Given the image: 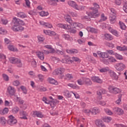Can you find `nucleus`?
<instances>
[{
  "label": "nucleus",
  "mask_w": 127,
  "mask_h": 127,
  "mask_svg": "<svg viewBox=\"0 0 127 127\" xmlns=\"http://www.w3.org/2000/svg\"><path fill=\"white\" fill-rule=\"evenodd\" d=\"M13 19L14 25L11 27V29L13 31L16 32L24 29L23 27L20 26V25H24V24H25L23 21L20 20V19L17 18L16 17H14Z\"/></svg>",
  "instance_id": "nucleus-1"
},
{
  "label": "nucleus",
  "mask_w": 127,
  "mask_h": 127,
  "mask_svg": "<svg viewBox=\"0 0 127 127\" xmlns=\"http://www.w3.org/2000/svg\"><path fill=\"white\" fill-rule=\"evenodd\" d=\"M94 7H91V9L92 10V12L88 13V16H85L84 18L85 19H88L89 17H91L93 18H96L100 15V14L98 13V9L100 8V5L97 3H93Z\"/></svg>",
  "instance_id": "nucleus-2"
},
{
  "label": "nucleus",
  "mask_w": 127,
  "mask_h": 127,
  "mask_svg": "<svg viewBox=\"0 0 127 127\" xmlns=\"http://www.w3.org/2000/svg\"><path fill=\"white\" fill-rule=\"evenodd\" d=\"M9 61L10 63H11L12 64H17V67H22V63H21V61L16 58L11 57L9 58Z\"/></svg>",
  "instance_id": "nucleus-3"
},
{
  "label": "nucleus",
  "mask_w": 127,
  "mask_h": 127,
  "mask_svg": "<svg viewBox=\"0 0 127 127\" xmlns=\"http://www.w3.org/2000/svg\"><path fill=\"white\" fill-rule=\"evenodd\" d=\"M109 91L110 93L112 94H115V95L117 94H120V93L122 92V90L118 87H116L113 86H109L108 88Z\"/></svg>",
  "instance_id": "nucleus-4"
},
{
  "label": "nucleus",
  "mask_w": 127,
  "mask_h": 127,
  "mask_svg": "<svg viewBox=\"0 0 127 127\" xmlns=\"http://www.w3.org/2000/svg\"><path fill=\"white\" fill-rule=\"evenodd\" d=\"M115 67L117 71H119V72H121L122 71H124V70L126 69V64L122 63H119L115 65Z\"/></svg>",
  "instance_id": "nucleus-5"
},
{
  "label": "nucleus",
  "mask_w": 127,
  "mask_h": 127,
  "mask_svg": "<svg viewBox=\"0 0 127 127\" xmlns=\"http://www.w3.org/2000/svg\"><path fill=\"white\" fill-rule=\"evenodd\" d=\"M7 124L10 126H13V125H16L17 124V120L12 115L9 116V119L7 121Z\"/></svg>",
  "instance_id": "nucleus-6"
},
{
  "label": "nucleus",
  "mask_w": 127,
  "mask_h": 127,
  "mask_svg": "<svg viewBox=\"0 0 127 127\" xmlns=\"http://www.w3.org/2000/svg\"><path fill=\"white\" fill-rule=\"evenodd\" d=\"M65 71V69L63 67H60L56 69L53 72V75H62Z\"/></svg>",
  "instance_id": "nucleus-7"
},
{
  "label": "nucleus",
  "mask_w": 127,
  "mask_h": 127,
  "mask_svg": "<svg viewBox=\"0 0 127 127\" xmlns=\"http://www.w3.org/2000/svg\"><path fill=\"white\" fill-rule=\"evenodd\" d=\"M68 4H69L70 6L73 7V8H75V9H76L77 10H80L81 9V7L78 6V5L76 4V2L74 1H68Z\"/></svg>",
  "instance_id": "nucleus-8"
},
{
  "label": "nucleus",
  "mask_w": 127,
  "mask_h": 127,
  "mask_svg": "<svg viewBox=\"0 0 127 127\" xmlns=\"http://www.w3.org/2000/svg\"><path fill=\"white\" fill-rule=\"evenodd\" d=\"M113 112L116 114V115H118L119 116L124 115V110L119 107H115L113 108Z\"/></svg>",
  "instance_id": "nucleus-9"
},
{
  "label": "nucleus",
  "mask_w": 127,
  "mask_h": 127,
  "mask_svg": "<svg viewBox=\"0 0 127 127\" xmlns=\"http://www.w3.org/2000/svg\"><path fill=\"white\" fill-rule=\"evenodd\" d=\"M97 54L100 58H102L103 59H105V58H109V54H108V53L98 51Z\"/></svg>",
  "instance_id": "nucleus-10"
},
{
  "label": "nucleus",
  "mask_w": 127,
  "mask_h": 127,
  "mask_svg": "<svg viewBox=\"0 0 127 127\" xmlns=\"http://www.w3.org/2000/svg\"><path fill=\"white\" fill-rule=\"evenodd\" d=\"M7 92L9 94V95H11V96H13L15 93V89L13 87L11 86H9L7 88Z\"/></svg>",
  "instance_id": "nucleus-11"
},
{
  "label": "nucleus",
  "mask_w": 127,
  "mask_h": 127,
  "mask_svg": "<svg viewBox=\"0 0 127 127\" xmlns=\"http://www.w3.org/2000/svg\"><path fill=\"white\" fill-rule=\"evenodd\" d=\"M57 27L64 29H71V26L67 24H58Z\"/></svg>",
  "instance_id": "nucleus-12"
},
{
  "label": "nucleus",
  "mask_w": 127,
  "mask_h": 127,
  "mask_svg": "<svg viewBox=\"0 0 127 127\" xmlns=\"http://www.w3.org/2000/svg\"><path fill=\"white\" fill-rule=\"evenodd\" d=\"M91 80L93 82H96V83H99V84H102L103 83V81L98 76H93L91 78Z\"/></svg>",
  "instance_id": "nucleus-13"
},
{
  "label": "nucleus",
  "mask_w": 127,
  "mask_h": 127,
  "mask_svg": "<svg viewBox=\"0 0 127 127\" xmlns=\"http://www.w3.org/2000/svg\"><path fill=\"white\" fill-rule=\"evenodd\" d=\"M109 74H110V76H111V77L113 79H115V80H118V79H119V76H118L117 74H116V72H115V71H112V70L110 71Z\"/></svg>",
  "instance_id": "nucleus-14"
},
{
  "label": "nucleus",
  "mask_w": 127,
  "mask_h": 127,
  "mask_svg": "<svg viewBox=\"0 0 127 127\" xmlns=\"http://www.w3.org/2000/svg\"><path fill=\"white\" fill-rule=\"evenodd\" d=\"M83 83H84L86 86H91V85H92V81H91V79L86 77L83 78Z\"/></svg>",
  "instance_id": "nucleus-15"
},
{
  "label": "nucleus",
  "mask_w": 127,
  "mask_h": 127,
  "mask_svg": "<svg viewBox=\"0 0 127 127\" xmlns=\"http://www.w3.org/2000/svg\"><path fill=\"white\" fill-rule=\"evenodd\" d=\"M37 56L38 58L40 59V60L43 61L44 60V54L42 52H36Z\"/></svg>",
  "instance_id": "nucleus-16"
},
{
  "label": "nucleus",
  "mask_w": 127,
  "mask_h": 127,
  "mask_svg": "<svg viewBox=\"0 0 127 127\" xmlns=\"http://www.w3.org/2000/svg\"><path fill=\"white\" fill-rule=\"evenodd\" d=\"M91 113L92 115H97V114L100 113V109L97 107H94L91 109Z\"/></svg>",
  "instance_id": "nucleus-17"
},
{
  "label": "nucleus",
  "mask_w": 127,
  "mask_h": 127,
  "mask_svg": "<svg viewBox=\"0 0 127 127\" xmlns=\"http://www.w3.org/2000/svg\"><path fill=\"white\" fill-rule=\"evenodd\" d=\"M61 62H62V63H65L66 64H72V60H70L69 58H67L62 60Z\"/></svg>",
  "instance_id": "nucleus-18"
},
{
  "label": "nucleus",
  "mask_w": 127,
  "mask_h": 127,
  "mask_svg": "<svg viewBox=\"0 0 127 127\" xmlns=\"http://www.w3.org/2000/svg\"><path fill=\"white\" fill-rule=\"evenodd\" d=\"M20 116H21L22 117L21 119H23L24 120H27V118H26V116H27V114H26V112L25 111H20L19 112Z\"/></svg>",
  "instance_id": "nucleus-19"
},
{
  "label": "nucleus",
  "mask_w": 127,
  "mask_h": 127,
  "mask_svg": "<svg viewBox=\"0 0 127 127\" xmlns=\"http://www.w3.org/2000/svg\"><path fill=\"white\" fill-rule=\"evenodd\" d=\"M17 15L18 17H20V18H25V17H27V16H26V14H25L24 12H22L17 13Z\"/></svg>",
  "instance_id": "nucleus-20"
},
{
  "label": "nucleus",
  "mask_w": 127,
  "mask_h": 127,
  "mask_svg": "<svg viewBox=\"0 0 127 127\" xmlns=\"http://www.w3.org/2000/svg\"><path fill=\"white\" fill-rule=\"evenodd\" d=\"M66 52L69 54H77L78 50L76 49L67 50Z\"/></svg>",
  "instance_id": "nucleus-21"
},
{
  "label": "nucleus",
  "mask_w": 127,
  "mask_h": 127,
  "mask_svg": "<svg viewBox=\"0 0 127 127\" xmlns=\"http://www.w3.org/2000/svg\"><path fill=\"white\" fill-rule=\"evenodd\" d=\"M44 33H45V34H47L48 35H50V34H51V35H54V36L56 35V33L52 31L44 30Z\"/></svg>",
  "instance_id": "nucleus-22"
},
{
  "label": "nucleus",
  "mask_w": 127,
  "mask_h": 127,
  "mask_svg": "<svg viewBox=\"0 0 127 127\" xmlns=\"http://www.w3.org/2000/svg\"><path fill=\"white\" fill-rule=\"evenodd\" d=\"M40 24L42 25H45V27H47L48 28H52V25L51 24H49V23H44L43 22H40Z\"/></svg>",
  "instance_id": "nucleus-23"
},
{
  "label": "nucleus",
  "mask_w": 127,
  "mask_h": 127,
  "mask_svg": "<svg viewBox=\"0 0 127 127\" xmlns=\"http://www.w3.org/2000/svg\"><path fill=\"white\" fill-rule=\"evenodd\" d=\"M7 113H8V108H5L3 110L0 111V115H2V116L7 114Z\"/></svg>",
  "instance_id": "nucleus-24"
},
{
  "label": "nucleus",
  "mask_w": 127,
  "mask_h": 127,
  "mask_svg": "<svg viewBox=\"0 0 127 127\" xmlns=\"http://www.w3.org/2000/svg\"><path fill=\"white\" fill-rule=\"evenodd\" d=\"M72 94H73V92H70L68 90H65L64 91V95L66 96L67 98H71Z\"/></svg>",
  "instance_id": "nucleus-25"
},
{
  "label": "nucleus",
  "mask_w": 127,
  "mask_h": 127,
  "mask_svg": "<svg viewBox=\"0 0 127 127\" xmlns=\"http://www.w3.org/2000/svg\"><path fill=\"white\" fill-rule=\"evenodd\" d=\"M109 18L111 23H115L116 22V15L110 16Z\"/></svg>",
  "instance_id": "nucleus-26"
},
{
  "label": "nucleus",
  "mask_w": 127,
  "mask_h": 127,
  "mask_svg": "<svg viewBox=\"0 0 127 127\" xmlns=\"http://www.w3.org/2000/svg\"><path fill=\"white\" fill-rule=\"evenodd\" d=\"M6 123V120H5V118L3 117H1L0 118V124L1 125H4Z\"/></svg>",
  "instance_id": "nucleus-27"
},
{
  "label": "nucleus",
  "mask_w": 127,
  "mask_h": 127,
  "mask_svg": "<svg viewBox=\"0 0 127 127\" xmlns=\"http://www.w3.org/2000/svg\"><path fill=\"white\" fill-rule=\"evenodd\" d=\"M2 76L4 81H5V82H8V81H9V77H8V75L3 73Z\"/></svg>",
  "instance_id": "nucleus-28"
},
{
  "label": "nucleus",
  "mask_w": 127,
  "mask_h": 127,
  "mask_svg": "<svg viewBox=\"0 0 127 127\" xmlns=\"http://www.w3.org/2000/svg\"><path fill=\"white\" fill-rule=\"evenodd\" d=\"M8 49H9V50H10V51H18V50H17V49H16V48H15L13 45H9L8 46Z\"/></svg>",
  "instance_id": "nucleus-29"
},
{
  "label": "nucleus",
  "mask_w": 127,
  "mask_h": 127,
  "mask_svg": "<svg viewBox=\"0 0 127 127\" xmlns=\"http://www.w3.org/2000/svg\"><path fill=\"white\" fill-rule=\"evenodd\" d=\"M50 84H52L53 85H58V82L57 81L55 80L53 78H49Z\"/></svg>",
  "instance_id": "nucleus-30"
},
{
  "label": "nucleus",
  "mask_w": 127,
  "mask_h": 127,
  "mask_svg": "<svg viewBox=\"0 0 127 127\" xmlns=\"http://www.w3.org/2000/svg\"><path fill=\"white\" fill-rule=\"evenodd\" d=\"M105 39L106 40H112V39H113V37L110 34H106L105 35Z\"/></svg>",
  "instance_id": "nucleus-31"
},
{
  "label": "nucleus",
  "mask_w": 127,
  "mask_h": 127,
  "mask_svg": "<svg viewBox=\"0 0 127 127\" xmlns=\"http://www.w3.org/2000/svg\"><path fill=\"white\" fill-rule=\"evenodd\" d=\"M33 115H34V116H37V117L38 118H43V115H42V114H41V113H40L39 112H38L37 111H34L33 112Z\"/></svg>",
  "instance_id": "nucleus-32"
},
{
  "label": "nucleus",
  "mask_w": 127,
  "mask_h": 127,
  "mask_svg": "<svg viewBox=\"0 0 127 127\" xmlns=\"http://www.w3.org/2000/svg\"><path fill=\"white\" fill-rule=\"evenodd\" d=\"M16 100L17 101V102H18L20 105H22L24 103V100H23V99H22L21 97H17Z\"/></svg>",
  "instance_id": "nucleus-33"
},
{
  "label": "nucleus",
  "mask_w": 127,
  "mask_h": 127,
  "mask_svg": "<svg viewBox=\"0 0 127 127\" xmlns=\"http://www.w3.org/2000/svg\"><path fill=\"white\" fill-rule=\"evenodd\" d=\"M18 112H19V108H18V107H15L14 108L12 109V112L13 113V114H16L17 113H18Z\"/></svg>",
  "instance_id": "nucleus-34"
},
{
  "label": "nucleus",
  "mask_w": 127,
  "mask_h": 127,
  "mask_svg": "<svg viewBox=\"0 0 127 127\" xmlns=\"http://www.w3.org/2000/svg\"><path fill=\"white\" fill-rule=\"evenodd\" d=\"M63 38H64L65 40H71L72 39V38L70 37V36L68 34H64L62 35Z\"/></svg>",
  "instance_id": "nucleus-35"
},
{
  "label": "nucleus",
  "mask_w": 127,
  "mask_h": 127,
  "mask_svg": "<svg viewBox=\"0 0 127 127\" xmlns=\"http://www.w3.org/2000/svg\"><path fill=\"white\" fill-rule=\"evenodd\" d=\"M103 123V121L100 119H97L95 121V125L97 127H99L100 125Z\"/></svg>",
  "instance_id": "nucleus-36"
},
{
  "label": "nucleus",
  "mask_w": 127,
  "mask_h": 127,
  "mask_svg": "<svg viewBox=\"0 0 127 127\" xmlns=\"http://www.w3.org/2000/svg\"><path fill=\"white\" fill-rule=\"evenodd\" d=\"M39 14L41 16H47V15L49 14V13H48V12L42 11L39 12Z\"/></svg>",
  "instance_id": "nucleus-37"
},
{
  "label": "nucleus",
  "mask_w": 127,
  "mask_h": 127,
  "mask_svg": "<svg viewBox=\"0 0 127 127\" xmlns=\"http://www.w3.org/2000/svg\"><path fill=\"white\" fill-rule=\"evenodd\" d=\"M119 24L120 26V28H121V29H123V30H125V29L127 28V26H126V25L123 22L120 21Z\"/></svg>",
  "instance_id": "nucleus-38"
},
{
  "label": "nucleus",
  "mask_w": 127,
  "mask_h": 127,
  "mask_svg": "<svg viewBox=\"0 0 127 127\" xmlns=\"http://www.w3.org/2000/svg\"><path fill=\"white\" fill-rule=\"evenodd\" d=\"M103 121L105 123H110L112 121V118L109 117H106L103 118Z\"/></svg>",
  "instance_id": "nucleus-39"
},
{
  "label": "nucleus",
  "mask_w": 127,
  "mask_h": 127,
  "mask_svg": "<svg viewBox=\"0 0 127 127\" xmlns=\"http://www.w3.org/2000/svg\"><path fill=\"white\" fill-rule=\"evenodd\" d=\"M84 78H85V77H82L81 79L77 80V83L79 85H84Z\"/></svg>",
  "instance_id": "nucleus-40"
},
{
  "label": "nucleus",
  "mask_w": 127,
  "mask_h": 127,
  "mask_svg": "<svg viewBox=\"0 0 127 127\" xmlns=\"http://www.w3.org/2000/svg\"><path fill=\"white\" fill-rule=\"evenodd\" d=\"M65 20L67 22H68V23H70V24H71V23H72V22L73 21L72 20V19L70 18V17H69V16H67L65 17Z\"/></svg>",
  "instance_id": "nucleus-41"
},
{
  "label": "nucleus",
  "mask_w": 127,
  "mask_h": 127,
  "mask_svg": "<svg viewBox=\"0 0 127 127\" xmlns=\"http://www.w3.org/2000/svg\"><path fill=\"white\" fill-rule=\"evenodd\" d=\"M67 86H68V87H70V88H72V89H77V88H78V86L77 85L72 83L67 84Z\"/></svg>",
  "instance_id": "nucleus-42"
},
{
  "label": "nucleus",
  "mask_w": 127,
  "mask_h": 127,
  "mask_svg": "<svg viewBox=\"0 0 127 127\" xmlns=\"http://www.w3.org/2000/svg\"><path fill=\"white\" fill-rule=\"evenodd\" d=\"M89 31L92 33H98V30L94 28H90Z\"/></svg>",
  "instance_id": "nucleus-43"
},
{
  "label": "nucleus",
  "mask_w": 127,
  "mask_h": 127,
  "mask_svg": "<svg viewBox=\"0 0 127 127\" xmlns=\"http://www.w3.org/2000/svg\"><path fill=\"white\" fill-rule=\"evenodd\" d=\"M72 59V62H81V60H80V59L79 58H78L77 57H72L71 58Z\"/></svg>",
  "instance_id": "nucleus-44"
},
{
  "label": "nucleus",
  "mask_w": 127,
  "mask_h": 127,
  "mask_svg": "<svg viewBox=\"0 0 127 127\" xmlns=\"http://www.w3.org/2000/svg\"><path fill=\"white\" fill-rule=\"evenodd\" d=\"M108 70H109V68L104 67L99 69V71L100 72H101V73H104V72H108Z\"/></svg>",
  "instance_id": "nucleus-45"
},
{
  "label": "nucleus",
  "mask_w": 127,
  "mask_h": 127,
  "mask_svg": "<svg viewBox=\"0 0 127 127\" xmlns=\"http://www.w3.org/2000/svg\"><path fill=\"white\" fill-rule=\"evenodd\" d=\"M20 89L23 91V93L25 94V95H26L27 94V90H26V88L23 86H20Z\"/></svg>",
  "instance_id": "nucleus-46"
},
{
  "label": "nucleus",
  "mask_w": 127,
  "mask_h": 127,
  "mask_svg": "<svg viewBox=\"0 0 127 127\" xmlns=\"http://www.w3.org/2000/svg\"><path fill=\"white\" fill-rule=\"evenodd\" d=\"M122 102V94L119 95V99L116 101L117 105H120V103Z\"/></svg>",
  "instance_id": "nucleus-47"
},
{
  "label": "nucleus",
  "mask_w": 127,
  "mask_h": 127,
  "mask_svg": "<svg viewBox=\"0 0 127 127\" xmlns=\"http://www.w3.org/2000/svg\"><path fill=\"white\" fill-rule=\"evenodd\" d=\"M58 1H59V0H49L48 1V3L52 5V4H53V2H58Z\"/></svg>",
  "instance_id": "nucleus-48"
},
{
  "label": "nucleus",
  "mask_w": 127,
  "mask_h": 127,
  "mask_svg": "<svg viewBox=\"0 0 127 127\" xmlns=\"http://www.w3.org/2000/svg\"><path fill=\"white\" fill-rule=\"evenodd\" d=\"M109 62H111L112 63H113L114 62H116L117 60H116V59L113 57H110L108 59Z\"/></svg>",
  "instance_id": "nucleus-49"
},
{
  "label": "nucleus",
  "mask_w": 127,
  "mask_h": 127,
  "mask_svg": "<svg viewBox=\"0 0 127 127\" xmlns=\"http://www.w3.org/2000/svg\"><path fill=\"white\" fill-rule=\"evenodd\" d=\"M105 112L109 116H112V115H113V112H112V111L108 109H105Z\"/></svg>",
  "instance_id": "nucleus-50"
},
{
  "label": "nucleus",
  "mask_w": 127,
  "mask_h": 127,
  "mask_svg": "<svg viewBox=\"0 0 127 127\" xmlns=\"http://www.w3.org/2000/svg\"><path fill=\"white\" fill-rule=\"evenodd\" d=\"M49 103L51 106H52V105H53L54 106H55V105H56V104H57V103H59V101H57V100H53L51 101H49Z\"/></svg>",
  "instance_id": "nucleus-51"
},
{
  "label": "nucleus",
  "mask_w": 127,
  "mask_h": 127,
  "mask_svg": "<svg viewBox=\"0 0 127 127\" xmlns=\"http://www.w3.org/2000/svg\"><path fill=\"white\" fill-rule=\"evenodd\" d=\"M106 52H107V53L109 54V55H115V52H114V51L113 50H107L106 51Z\"/></svg>",
  "instance_id": "nucleus-52"
},
{
  "label": "nucleus",
  "mask_w": 127,
  "mask_h": 127,
  "mask_svg": "<svg viewBox=\"0 0 127 127\" xmlns=\"http://www.w3.org/2000/svg\"><path fill=\"white\" fill-rule=\"evenodd\" d=\"M106 45L107 46H108V47H111V48H114V47H115V45L113 43H107Z\"/></svg>",
  "instance_id": "nucleus-53"
},
{
  "label": "nucleus",
  "mask_w": 127,
  "mask_h": 127,
  "mask_svg": "<svg viewBox=\"0 0 127 127\" xmlns=\"http://www.w3.org/2000/svg\"><path fill=\"white\" fill-rule=\"evenodd\" d=\"M111 32L113 33V34L115 35V36H118V35H119V33L116 30H112Z\"/></svg>",
  "instance_id": "nucleus-54"
},
{
  "label": "nucleus",
  "mask_w": 127,
  "mask_h": 127,
  "mask_svg": "<svg viewBox=\"0 0 127 127\" xmlns=\"http://www.w3.org/2000/svg\"><path fill=\"white\" fill-rule=\"evenodd\" d=\"M0 34H4V33H6V30H4L2 28H0Z\"/></svg>",
  "instance_id": "nucleus-55"
},
{
  "label": "nucleus",
  "mask_w": 127,
  "mask_h": 127,
  "mask_svg": "<svg viewBox=\"0 0 127 127\" xmlns=\"http://www.w3.org/2000/svg\"><path fill=\"white\" fill-rule=\"evenodd\" d=\"M31 65L33 68L36 67V66H37V64H36V62L35 61H33L31 62Z\"/></svg>",
  "instance_id": "nucleus-56"
},
{
  "label": "nucleus",
  "mask_w": 127,
  "mask_h": 127,
  "mask_svg": "<svg viewBox=\"0 0 127 127\" xmlns=\"http://www.w3.org/2000/svg\"><path fill=\"white\" fill-rule=\"evenodd\" d=\"M42 101H43V102H44L45 104H47L48 105H49V104H50L49 101L47 100V98H46V97H43Z\"/></svg>",
  "instance_id": "nucleus-57"
},
{
  "label": "nucleus",
  "mask_w": 127,
  "mask_h": 127,
  "mask_svg": "<svg viewBox=\"0 0 127 127\" xmlns=\"http://www.w3.org/2000/svg\"><path fill=\"white\" fill-rule=\"evenodd\" d=\"M123 0H115V3L116 4H117V5H121L122 4V1Z\"/></svg>",
  "instance_id": "nucleus-58"
},
{
  "label": "nucleus",
  "mask_w": 127,
  "mask_h": 127,
  "mask_svg": "<svg viewBox=\"0 0 127 127\" xmlns=\"http://www.w3.org/2000/svg\"><path fill=\"white\" fill-rule=\"evenodd\" d=\"M71 28H76L77 27V23H73L69 25Z\"/></svg>",
  "instance_id": "nucleus-59"
},
{
  "label": "nucleus",
  "mask_w": 127,
  "mask_h": 127,
  "mask_svg": "<svg viewBox=\"0 0 127 127\" xmlns=\"http://www.w3.org/2000/svg\"><path fill=\"white\" fill-rule=\"evenodd\" d=\"M107 19V17L105 16V15L104 14H102L101 15V19L100 20V21L103 20V21H105Z\"/></svg>",
  "instance_id": "nucleus-60"
},
{
  "label": "nucleus",
  "mask_w": 127,
  "mask_h": 127,
  "mask_svg": "<svg viewBox=\"0 0 127 127\" xmlns=\"http://www.w3.org/2000/svg\"><path fill=\"white\" fill-rule=\"evenodd\" d=\"M76 27L77 28H83V25L80 23H76Z\"/></svg>",
  "instance_id": "nucleus-61"
},
{
  "label": "nucleus",
  "mask_w": 127,
  "mask_h": 127,
  "mask_svg": "<svg viewBox=\"0 0 127 127\" xmlns=\"http://www.w3.org/2000/svg\"><path fill=\"white\" fill-rule=\"evenodd\" d=\"M38 39L39 41L42 42L44 40L45 38L43 37H41V36H38Z\"/></svg>",
  "instance_id": "nucleus-62"
},
{
  "label": "nucleus",
  "mask_w": 127,
  "mask_h": 127,
  "mask_svg": "<svg viewBox=\"0 0 127 127\" xmlns=\"http://www.w3.org/2000/svg\"><path fill=\"white\" fill-rule=\"evenodd\" d=\"M13 86H18V85H19V81H18V80L14 81L13 82Z\"/></svg>",
  "instance_id": "nucleus-63"
},
{
  "label": "nucleus",
  "mask_w": 127,
  "mask_h": 127,
  "mask_svg": "<svg viewBox=\"0 0 127 127\" xmlns=\"http://www.w3.org/2000/svg\"><path fill=\"white\" fill-rule=\"evenodd\" d=\"M116 58L117 59H119V60H122L123 59V56H122V55L117 54L116 55Z\"/></svg>",
  "instance_id": "nucleus-64"
}]
</instances>
